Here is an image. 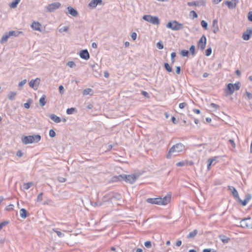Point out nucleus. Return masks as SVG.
<instances>
[{"mask_svg":"<svg viewBox=\"0 0 252 252\" xmlns=\"http://www.w3.org/2000/svg\"><path fill=\"white\" fill-rule=\"evenodd\" d=\"M10 37V36L8 35V32H5L4 34L2 36L0 42L1 44H3L7 41L8 39Z\"/></svg>","mask_w":252,"mask_h":252,"instance_id":"5701e85b","label":"nucleus"},{"mask_svg":"<svg viewBox=\"0 0 252 252\" xmlns=\"http://www.w3.org/2000/svg\"><path fill=\"white\" fill-rule=\"evenodd\" d=\"M206 37L204 35H203L200 38L198 42V48L200 50H203L206 45Z\"/></svg>","mask_w":252,"mask_h":252,"instance_id":"6e6552de","label":"nucleus"},{"mask_svg":"<svg viewBox=\"0 0 252 252\" xmlns=\"http://www.w3.org/2000/svg\"><path fill=\"white\" fill-rule=\"evenodd\" d=\"M251 198H252L251 194L248 193L246 195V196H245V198L244 199L246 200L248 202V201H249L251 200Z\"/></svg>","mask_w":252,"mask_h":252,"instance_id":"4d7b16f0","label":"nucleus"},{"mask_svg":"<svg viewBox=\"0 0 252 252\" xmlns=\"http://www.w3.org/2000/svg\"><path fill=\"white\" fill-rule=\"evenodd\" d=\"M56 135V133L55 132V131L51 129L49 130V136L52 137V138H53Z\"/></svg>","mask_w":252,"mask_h":252,"instance_id":"09e8293b","label":"nucleus"},{"mask_svg":"<svg viewBox=\"0 0 252 252\" xmlns=\"http://www.w3.org/2000/svg\"><path fill=\"white\" fill-rule=\"evenodd\" d=\"M17 94L16 92H10L8 94V98L10 100H13L15 99V97Z\"/></svg>","mask_w":252,"mask_h":252,"instance_id":"2f4dec72","label":"nucleus"},{"mask_svg":"<svg viewBox=\"0 0 252 252\" xmlns=\"http://www.w3.org/2000/svg\"><path fill=\"white\" fill-rule=\"evenodd\" d=\"M166 27L173 31H179L183 29L184 26L183 24L179 23L177 21L174 20L169 22L166 25Z\"/></svg>","mask_w":252,"mask_h":252,"instance_id":"7ed1b4c3","label":"nucleus"},{"mask_svg":"<svg viewBox=\"0 0 252 252\" xmlns=\"http://www.w3.org/2000/svg\"><path fill=\"white\" fill-rule=\"evenodd\" d=\"M157 47L159 49H162L163 48V44L161 41L157 43Z\"/></svg>","mask_w":252,"mask_h":252,"instance_id":"a18cd8bd","label":"nucleus"},{"mask_svg":"<svg viewBox=\"0 0 252 252\" xmlns=\"http://www.w3.org/2000/svg\"><path fill=\"white\" fill-rule=\"evenodd\" d=\"M203 252H215V251L212 249H205L203 250Z\"/></svg>","mask_w":252,"mask_h":252,"instance_id":"338daca9","label":"nucleus"},{"mask_svg":"<svg viewBox=\"0 0 252 252\" xmlns=\"http://www.w3.org/2000/svg\"><path fill=\"white\" fill-rule=\"evenodd\" d=\"M246 95L247 96V97H248V99H251L252 98V94L249 92H246Z\"/></svg>","mask_w":252,"mask_h":252,"instance_id":"e2e57ef3","label":"nucleus"},{"mask_svg":"<svg viewBox=\"0 0 252 252\" xmlns=\"http://www.w3.org/2000/svg\"><path fill=\"white\" fill-rule=\"evenodd\" d=\"M185 146L181 143H178L173 145L170 148L166 157L168 159H170L172 156H176L178 155L180 152L184 151Z\"/></svg>","mask_w":252,"mask_h":252,"instance_id":"f257e3e1","label":"nucleus"},{"mask_svg":"<svg viewBox=\"0 0 252 252\" xmlns=\"http://www.w3.org/2000/svg\"><path fill=\"white\" fill-rule=\"evenodd\" d=\"M41 24L38 22H33L32 23L31 27L34 30L41 31Z\"/></svg>","mask_w":252,"mask_h":252,"instance_id":"aec40b11","label":"nucleus"},{"mask_svg":"<svg viewBox=\"0 0 252 252\" xmlns=\"http://www.w3.org/2000/svg\"><path fill=\"white\" fill-rule=\"evenodd\" d=\"M234 85L232 83H229L227 85V87L225 89V93L227 95H231L233 94L234 92Z\"/></svg>","mask_w":252,"mask_h":252,"instance_id":"4468645a","label":"nucleus"},{"mask_svg":"<svg viewBox=\"0 0 252 252\" xmlns=\"http://www.w3.org/2000/svg\"><path fill=\"white\" fill-rule=\"evenodd\" d=\"M49 117L51 120L56 123H59L61 122V118L55 114H51L49 115Z\"/></svg>","mask_w":252,"mask_h":252,"instance_id":"412c9836","label":"nucleus"},{"mask_svg":"<svg viewBox=\"0 0 252 252\" xmlns=\"http://www.w3.org/2000/svg\"><path fill=\"white\" fill-rule=\"evenodd\" d=\"M131 37L133 40H135L137 37V33L135 32H133L131 34Z\"/></svg>","mask_w":252,"mask_h":252,"instance_id":"052dcab7","label":"nucleus"},{"mask_svg":"<svg viewBox=\"0 0 252 252\" xmlns=\"http://www.w3.org/2000/svg\"><path fill=\"white\" fill-rule=\"evenodd\" d=\"M59 91L61 94H63L64 92V88L63 86L60 85L59 87Z\"/></svg>","mask_w":252,"mask_h":252,"instance_id":"680f3d73","label":"nucleus"},{"mask_svg":"<svg viewBox=\"0 0 252 252\" xmlns=\"http://www.w3.org/2000/svg\"><path fill=\"white\" fill-rule=\"evenodd\" d=\"M92 91H93V90L92 89H90V88L85 89L83 91V94L84 95L89 94L90 92H91Z\"/></svg>","mask_w":252,"mask_h":252,"instance_id":"58836bf2","label":"nucleus"},{"mask_svg":"<svg viewBox=\"0 0 252 252\" xmlns=\"http://www.w3.org/2000/svg\"><path fill=\"white\" fill-rule=\"evenodd\" d=\"M20 0H14L10 4V7L12 8H16L18 4L19 3Z\"/></svg>","mask_w":252,"mask_h":252,"instance_id":"473e14b6","label":"nucleus"},{"mask_svg":"<svg viewBox=\"0 0 252 252\" xmlns=\"http://www.w3.org/2000/svg\"><path fill=\"white\" fill-rule=\"evenodd\" d=\"M189 51L186 50H182L181 54L183 57H188Z\"/></svg>","mask_w":252,"mask_h":252,"instance_id":"ea45409f","label":"nucleus"},{"mask_svg":"<svg viewBox=\"0 0 252 252\" xmlns=\"http://www.w3.org/2000/svg\"><path fill=\"white\" fill-rule=\"evenodd\" d=\"M139 176L135 174L126 175L123 174V180L130 184H133L138 179Z\"/></svg>","mask_w":252,"mask_h":252,"instance_id":"39448f33","label":"nucleus"},{"mask_svg":"<svg viewBox=\"0 0 252 252\" xmlns=\"http://www.w3.org/2000/svg\"><path fill=\"white\" fill-rule=\"evenodd\" d=\"M212 50L211 47H209L208 49H207L205 51L206 56H209L210 55H211V54L212 53Z\"/></svg>","mask_w":252,"mask_h":252,"instance_id":"37998d69","label":"nucleus"},{"mask_svg":"<svg viewBox=\"0 0 252 252\" xmlns=\"http://www.w3.org/2000/svg\"><path fill=\"white\" fill-rule=\"evenodd\" d=\"M13 208H14V205H12V204H10L8 206H7L5 209L7 210V211H11V210H13Z\"/></svg>","mask_w":252,"mask_h":252,"instance_id":"bf43d9fd","label":"nucleus"},{"mask_svg":"<svg viewBox=\"0 0 252 252\" xmlns=\"http://www.w3.org/2000/svg\"><path fill=\"white\" fill-rule=\"evenodd\" d=\"M8 35L10 36H17L20 33H22L21 32L11 31L8 32Z\"/></svg>","mask_w":252,"mask_h":252,"instance_id":"c756f323","label":"nucleus"},{"mask_svg":"<svg viewBox=\"0 0 252 252\" xmlns=\"http://www.w3.org/2000/svg\"><path fill=\"white\" fill-rule=\"evenodd\" d=\"M110 195H112V200L115 199L116 200H120L121 199V194L118 192H110Z\"/></svg>","mask_w":252,"mask_h":252,"instance_id":"393cba45","label":"nucleus"},{"mask_svg":"<svg viewBox=\"0 0 252 252\" xmlns=\"http://www.w3.org/2000/svg\"><path fill=\"white\" fill-rule=\"evenodd\" d=\"M198 230L197 229H194L193 231L190 232L189 234L187 236L188 238H194L197 234Z\"/></svg>","mask_w":252,"mask_h":252,"instance_id":"c85d7f7f","label":"nucleus"},{"mask_svg":"<svg viewBox=\"0 0 252 252\" xmlns=\"http://www.w3.org/2000/svg\"><path fill=\"white\" fill-rule=\"evenodd\" d=\"M32 185H33L32 182H28V183H24L23 185V188L25 189H28Z\"/></svg>","mask_w":252,"mask_h":252,"instance_id":"72a5a7b5","label":"nucleus"},{"mask_svg":"<svg viewBox=\"0 0 252 252\" xmlns=\"http://www.w3.org/2000/svg\"><path fill=\"white\" fill-rule=\"evenodd\" d=\"M236 200L238 202H240L243 206H246L248 203V202L246 200L244 199V200H242L240 198V197H239V198H237V199Z\"/></svg>","mask_w":252,"mask_h":252,"instance_id":"79ce46f5","label":"nucleus"},{"mask_svg":"<svg viewBox=\"0 0 252 252\" xmlns=\"http://www.w3.org/2000/svg\"><path fill=\"white\" fill-rule=\"evenodd\" d=\"M9 222L7 221H4L0 223V230L3 228V226L7 224Z\"/></svg>","mask_w":252,"mask_h":252,"instance_id":"864d4df0","label":"nucleus"},{"mask_svg":"<svg viewBox=\"0 0 252 252\" xmlns=\"http://www.w3.org/2000/svg\"><path fill=\"white\" fill-rule=\"evenodd\" d=\"M252 35V29L249 28L243 33L242 37L245 40H249Z\"/></svg>","mask_w":252,"mask_h":252,"instance_id":"f8f14e48","label":"nucleus"},{"mask_svg":"<svg viewBox=\"0 0 252 252\" xmlns=\"http://www.w3.org/2000/svg\"><path fill=\"white\" fill-rule=\"evenodd\" d=\"M176 56V54L175 52H172L171 54V60L172 63H173L175 61L174 58Z\"/></svg>","mask_w":252,"mask_h":252,"instance_id":"603ef678","label":"nucleus"},{"mask_svg":"<svg viewBox=\"0 0 252 252\" xmlns=\"http://www.w3.org/2000/svg\"><path fill=\"white\" fill-rule=\"evenodd\" d=\"M248 19L250 21L252 22V11H250L248 13Z\"/></svg>","mask_w":252,"mask_h":252,"instance_id":"0e129e2a","label":"nucleus"},{"mask_svg":"<svg viewBox=\"0 0 252 252\" xmlns=\"http://www.w3.org/2000/svg\"><path fill=\"white\" fill-rule=\"evenodd\" d=\"M41 140V136L39 134L24 136L22 137V141L25 144L37 143Z\"/></svg>","mask_w":252,"mask_h":252,"instance_id":"f03ea898","label":"nucleus"},{"mask_svg":"<svg viewBox=\"0 0 252 252\" xmlns=\"http://www.w3.org/2000/svg\"><path fill=\"white\" fill-rule=\"evenodd\" d=\"M75 111H76L75 108L71 107V108L67 109L66 113L68 115H71V114H73V112Z\"/></svg>","mask_w":252,"mask_h":252,"instance_id":"4c0bfd02","label":"nucleus"},{"mask_svg":"<svg viewBox=\"0 0 252 252\" xmlns=\"http://www.w3.org/2000/svg\"><path fill=\"white\" fill-rule=\"evenodd\" d=\"M234 85V90H239L240 88V82H237V83H236L235 84H233Z\"/></svg>","mask_w":252,"mask_h":252,"instance_id":"c03bdc74","label":"nucleus"},{"mask_svg":"<svg viewBox=\"0 0 252 252\" xmlns=\"http://www.w3.org/2000/svg\"><path fill=\"white\" fill-rule=\"evenodd\" d=\"M110 192H108L104 195L103 197L104 201H112V195H110Z\"/></svg>","mask_w":252,"mask_h":252,"instance_id":"cd10ccee","label":"nucleus"},{"mask_svg":"<svg viewBox=\"0 0 252 252\" xmlns=\"http://www.w3.org/2000/svg\"><path fill=\"white\" fill-rule=\"evenodd\" d=\"M189 52L192 56H194L195 55V47L194 45H192L189 48Z\"/></svg>","mask_w":252,"mask_h":252,"instance_id":"c9c22d12","label":"nucleus"},{"mask_svg":"<svg viewBox=\"0 0 252 252\" xmlns=\"http://www.w3.org/2000/svg\"><path fill=\"white\" fill-rule=\"evenodd\" d=\"M67 9H68V13L72 16L76 17L78 15V12L75 9L70 6L67 7Z\"/></svg>","mask_w":252,"mask_h":252,"instance_id":"6ab92c4d","label":"nucleus"},{"mask_svg":"<svg viewBox=\"0 0 252 252\" xmlns=\"http://www.w3.org/2000/svg\"><path fill=\"white\" fill-rule=\"evenodd\" d=\"M20 217L23 219H25L28 216V212L26 209L22 208L20 210Z\"/></svg>","mask_w":252,"mask_h":252,"instance_id":"a878e982","label":"nucleus"},{"mask_svg":"<svg viewBox=\"0 0 252 252\" xmlns=\"http://www.w3.org/2000/svg\"><path fill=\"white\" fill-rule=\"evenodd\" d=\"M102 3V0H92L89 3L88 6L91 8H94L98 4H101Z\"/></svg>","mask_w":252,"mask_h":252,"instance_id":"2eb2a0df","label":"nucleus"},{"mask_svg":"<svg viewBox=\"0 0 252 252\" xmlns=\"http://www.w3.org/2000/svg\"><path fill=\"white\" fill-rule=\"evenodd\" d=\"M239 2V0H231V1H225L224 3L226 5L229 9H235L237 4Z\"/></svg>","mask_w":252,"mask_h":252,"instance_id":"9d476101","label":"nucleus"},{"mask_svg":"<svg viewBox=\"0 0 252 252\" xmlns=\"http://www.w3.org/2000/svg\"><path fill=\"white\" fill-rule=\"evenodd\" d=\"M171 200V195L167 194L164 197H161L160 205H167Z\"/></svg>","mask_w":252,"mask_h":252,"instance_id":"dca6fc26","label":"nucleus"},{"mask_svg":"<svg viewBox=\"0 0 252 252\" xmlns=\"http://www.w3.org/2000/svg\"><path fill=\"white\" fill-rule=\"evenodd\" d=\"M250 217L245 218L240 222V226L242 228H252V223H251Z\"/></svg>","mask_w":252,"mask_h":252,"instance_id":"423d86ee","label":"nucleus"},{"mask_svg":"<svg viewBox=\"0 0 252 252\" xmlns=\"http://www.w3.org/2000/svg\"><path fill=\"white\" fill-rule=\"evenodd\" d=\"M145 246L147 248H150L152 247L151 242L150 241H146L144 243Z\"/></svg>","mask_w":252,"mask_h":252,"instance_id":"de8ad7c7","label":"nucleus"},{"mask_svg":"<svg viewBox=\"0 0 252 252\" xmlns=\"http://www.w3.org/2000/svg\"><path fill=\"white\" fill-rule=\"evenodd\" d=\"M201 25L205 29H208V23L204 20H202L201 22Z\"/></svg>","mask_w":252,"mask_h":252,"instance_id":"a19ab883","label":"nucleus"},{"mask_svg":"<svg viewBox=\"0 0 252 252\" xmlns=\"http://www.w3.org/2000/svg\"><path fill=\"white\" fill-rule=\"evenodd\" d=\"M67 65L71 68H72V67L75 66V65H76L75 63L73 61H69L67 63Z\"/></svg>","mask_w":252,"mask_h":252,"instance_id":"49530a36","label":"nucleus"},{"mask_svg":"<svg viewBox=\"0 0 252 252\" xmlns=\"http://www.w3.org/2000/svg\"><path fill=\"white\" fill-rule=\"evenodd\" d=\"M54 231L57 233V235L59 237H63L64 235V234L62 233L61 231L55 229H54Z\"/></svg>","mask_w":252,"mask_h":252,"instance_id":"3c124183","label":"nucleus"},{"mask_svg":"<svg viewBox=\"0 0 252 252\" xmlns=\"http://www.w3.org/2000/svg\"><path fill=\"white\" fill-rule=\"evenodd\" d=\"M251 198H252L251 194L248 193L246 195V196H245V198L244 199L246 200L248 202V201H249L251 200Z\"/></svg>","mask_w":252,"mask_h":252,"instance_id":"13d9d810","label":"nucleus"},{"mask_svg":"<svg viewBox=\"0 0 252 252\" xmlns=\"http://www.w3.org/2000/svg\"><path fill=\"white\" fill-rule=\"evenodd\" d=\"M26 82H27V80L26 79H24V80H23L22 81H21V82H20L19 83L18 86L19 87H21L24 85H25L26 83Z\"/></svg>","mask_w":252,"mask_h":252,"instance_id":"6e6d98bb","label":"nucleus"},{"mask_svg":"<svg viewBox=\"0 0 252 252\" xmlns=\"http://www.w3.org/2000/svg\"><path fill=\"white\" fill-rule=\"evenodd\" d=\"M187 105V104L186 102H183L179 104V108L181 109L184 108L185 106Z\"/></svg>","mask_w":252,"mask_h":252,"instance_id":"69168bd1","label":"nucleus"},{"mask_svg":"<svg viewBox=\"0 0 252 252\" xmlns=\"http://www.w3.org/2000/svg\"><path fill=\"white\" fill-rule=\"evenodd\" d=\"M188 5L189 6H205L206 2L204 0H197V1H189L187 3Z\"/></svg>","mask_w":252,"mask_h":252,"instance_id":"1a4fd4ad","label":"nucleus"},{"mask_svg":"<svg viewBox=\"0 0 252 252\" xmlns=\"http://www.w3.org/2000/svg\"><path fill=\"white\" fill-rule=\"evenodd\" d=\"M161 197L149 198L146 200V202L151 204L160 205Z\"/></svg>","mask_w":252,"mask_h":252,"instance_id":"9b49d317","label":"nucleus"},{"mask_svg":"<svg viewBox=\"0 0 252 252\" xmlns=\"http://www.w3.org/2000/svg\"><path fill=\"white\" fill-rule=\"evenodd\" d=\"M219 237L224 244L228 243L230 240L229 237L224 235H220Z\"/></svg>","mask_w":252,"mask_h":252,"instance_id":"b1692460","label":"nucleus"},{"mask_svg":"<svg viewBox=\"0 0 252 252\" xmlns=\"http://www.w3.org/2000/svg\"><path fill=\"white\" fill-rule=\"evenodd\" d=\"M228 189L231 191L233 196L236 199H237V198H239V196L238 192L237 190H236V189L234 187L228 186Z\"/></svg>","mask_w":252,"mask_h":252,"instance_id":"f3484780","label":"nucleus"},{"mask_svg":"<svg viewBox=\"0 0 252 252\" xmlns=\"http://www.w3.org/2000/svg\"><path fill=\"white\" fill-rule=\"evenodd\" d=\"M23 155V153L21 150H18L17 152L16 156L19 157H21Z\"/></svg>","mask_w":252,"mask_h":252,"instance_id":"774afa93","label":"nucleus"},{"mask_svg":"<svg viewBox=\"0 0 252 252\" xmlns=\"http://www.w3.org/2000/svg\"><path fill=\"white\" fill-rule=\"evenodd\" d=\"M192 15L193 18H196L198 17L197 14L195 11L192 10L190 12V15Z\"/></svg>","mask_w":252,"mask_h":252,"instance_id":"5fc2aeb1","label":"nucleus"},{"mask_svg":"<svg viewBox=\"0 0 252 252\" xmlns=\"http://www.w3.org/2000/svg\"><path fill=\"white\" fill-rule=\"evenodd\" d=\"M61 5V4L59 2H56L49 4L47 6V11L49 12H52L55 10L58 9Z\"/></svg>","mask_w":252,"mask_h":252,"instance_id":"0eeeda50","label":"nucleus"},{"mask_svg":"<svg viewBox=\"0 0 252 252\" xmlns=\"http://www.w3.org/2000/svg\"><path fill=\"white\" fill-rule=\"evenodd\" d=\"M143 19L152 24L158 25L160 24V21L157 16L151 15H145L142 17Z\"/></svg>","mask_w":252,"mask_h":252,"instance_id":"20e7f679","label":"nucleus"},{"mask_svg":"<svg viewBox=\"0 0 252 252\" xmlns=\"http://www.w3.org/2000/svg\"><path fill=\"white\" fill-rule=\"evenodd\" d=\"M164 66L165 69L167 70V71H168V72H172V67L169 65V64L167 63H164Z\"/></svg>","mask_w":252,"mask_h":252,"instance_id":"f704fd0d","label":"nucleus"},{"mask_svg":"<svg viewBox=\"0 0 252 252\" xmlns=\"http://www.w3.org/2000/svg\"><path fill=\"white\" fill-rule=\"evenodd\" d=\"M42 196H43V193L41 192L40 193H39L37 197V199H36V201L37 202H40L42 201Z\"/></svg>","mask_w":252,"mask_h":252,"instance_id":"8fccbe9b","label":"nucleus"},{"mask_svg":"<svg viewBox=\"0 0 252 252\" xmlns=\"http://www.w3.org/2000/svg\"><path fill=\"white\" fill-rule=\"evenodd\" d=\"M218 21L217 19L213 20L212 27L213 28V32L215 33H217L219 31V28L218 26Z\"/></svg>","mask_w":252,"mask_h":252,"instance_id":"a211bd4d","label":"nucleus"},{"mask_svg":"<svg viewBox=\"0 0 252 252\" xmlns=\"http://www.w3.org/2000/svg\"><path fill=\"white\" fill-rule=\"evenodd\" d=\"M79 55L81 58L88 60L90 58V54L87 49H84L80 52Z\"/></svg>","mask_w":252,"mask_h":252,"instance_id":"ddd939ff","label":"nucleus"},{"mask_svg":"<svg viewBox=\"0 0 252 252\" xmlns=\"http://www.w3.org/2000/svg\"><path fill=\"white\" fill-rule=\"evenodd\" d=\"M123 174L119 175L118 176H114L112 177V180L113 182H117L123 181Z\"/></svg>","mask_w":252,"mask_h":252,"instance_id":"7c9ffc66","label":"nucleus"},{"mask_svg":"<svg viewBox=\"0 0 252 252\" xmlns=\"http://www.w3.org/2000/svg\"><path fill=\"white\" fill-rule=\"evenodd\" d=\"M35 82H37V84H40V78H36L35 79H32L29 83V86L31 88H33L34 89H35V88H34V87H35Z\"/></svg>","mask_w":252,"mask_h":252,"instance_id":"4be33fe9","label":"nucleus"},{"mask_svg":"<svg viewBox=\"0 0 252 252\" xmlns=\"http://www.w3.org/2000/svg\"><path fill=\"white\" fill-rule=\"evenodd\" d=\"M32 102V100L31 98H29L27 102L24 103V106L25 108L29 109L30 107L31 104Z\"/></svg>","mask_w":252,"mask_h":252,"instance_id":"e433bc0d","label":"nucleus"},{"mask_svg":"<svg viewBox=\"0 0 252 252\" xmlns=\"http://www.w3.org/2000/svg\"><path fill=\"white\" fill-rule=\"evenodd\" d=\"M46 95L43 94L39 99V104L41 106H44L46 103Z\"/></svg>","mask_w":252,"mask_h":252,"instance_id":"bb28decb","label":"nucleus"}]
</instances>
